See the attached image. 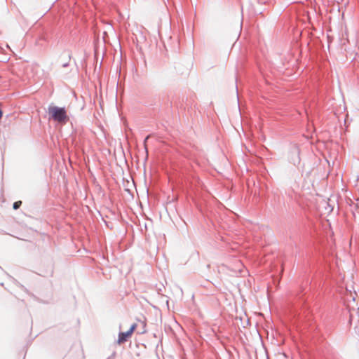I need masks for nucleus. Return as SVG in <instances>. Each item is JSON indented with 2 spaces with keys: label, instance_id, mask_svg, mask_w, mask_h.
I'll use <instances>...</instances> for the list:
<instances>
[{
  "label": "nucleus",
  "instance_id": "obj_1",
  "mask_svg": "<svg viewBox=\"0 0 359 359\" xmlns=\"http://www.w3.org/2000/svg\"><path fill=\"white\" fill-rule=\"evenodd\" d=\"M48 114L54 121L65 123L68 121V116L64 108L58 107H49Z\"/></svg>",
  "mask_w": 359,
  "mask_h": 359
},
{
  "label": "nucleus",
  "instance_id": "obj_2",
  "mask_svg": "<svg viewBox=\"0 0 359 359\" xmlns=\"http://www.w3.org/2000/svg\"><path fill=\"white\" fill-rule=\"evenodd\" d=\"M137 325L136 323L133 324L129 330L127 332H120L118 334V338L117 340L118 344H122L126 341H128V339H130L132 337L133 333L136 330Z\"/></svg>",
  "mask_w": 359,
  "mask_h": 359
},
{
  "label": "nucleus",
  "instance_id": "obj_3",
  "mask_svg": "<svg viewBox=\"0 0 359 359\" xmlns=\"http://www.w3.org/2000/svg\"><path fill=\"white\" fill-rule=\"evenodd\" d=\"M21 205H22V201H15L13 203V209H15V210L18 209L20 207Z\"/></svg>",
  "mask_w": 359,
  "mask_h": 359
},
{
  "label": "nucleus",
  "instance_id": "obj_4",
  "mask_svg": "<svg viewBox=\"0 0 359 359\" xmlns=\"http://www.w3.org/2000/svg\"><path fill=\"white\" fill-rule=\"evenodd\" d=\"M1 116H2V111H1V110L0 109V118H1Z\"/></svg>",
  "mask_w": 359,
  "mask_h": 359
}]
</instances>
